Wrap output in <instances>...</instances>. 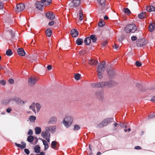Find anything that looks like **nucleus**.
<instances>
[{
	"label": "nucleus",
	"instance_id": "nucleus-33",
	"mask_svg": "<svg viewBox=\"0 0 155 155\" xmlns=\"http://www.w3.org/2000/svg\"><path fill=\"white\" fill-rule=\"evenodd\" d=\"M35 103L33 102L31 104V105L29 107V109L32 110L35 112Z\"/></svg>",
	"mask_w": 155,
	"mask_h": 155
},
{
	"label": "nucleus",
	"instance_id": "nucleus-7",
	"mask_svg": "<svg viewBox=\"0 0 155 155\" xmlns=\"http://www.w3.org/2000/svg\"><path fill=\"white\" fill-rule=\"evenodd\" d=\"M45 16L47 18L49 19H54V18L57 19L58 18L53 12L49 11L45 13Z\"/></svg>",
	"mask_w": 155,
	"mask_h": 155
},
{
	"label": "nucleus",
	"instance_id": "nucleus-38",
	"mask_svg": "<svg viewBox=\"0 0 155 155\" xmlns=\"http://www.w3.org/2000/svg\"><path fill=\"white\" fill-rule=\"evenodd\" d=\"M6 54L7 56H10L12 54V52L11 50L9 49L6 51Z\"/></svg>",
	"mask_w": 155,
	"mask_h": 155
},
{
	"label": "nucleus",
	"instance_id": "nucleus-53",
	"mask_svg": "<svg viewBox=\"0 0 155 155\" xmlns=\"http://www.w3.org/2000/svg\"><path fill=\"white\" fill-rule=\"evenodd\" d=\"M137 39V37L135 36H132L131 37V39L133 41H135Z\"/></svg>",
	"mask_w": 155,
	"mask_h": 155
},
{
	"label": "nucleus",
	"instance_id": "nucleus-24",
	"mask_svg": "<svg viewBox=\"0 0 155 155\" xmlns=\"http://www.w3.org/2000/svg\"><path fill=\"white\" fill-rule=\"evenodd\" d=\"M84 42L85 44L86 45H89L91 42V40L90 37H88L86 38L84 40Z\"/></svg>",
	"mask_w": 155,
	"mask_h": 155
},
{
	"label": "nucleus",
	"instance_id": "nucleus-11",
	"mask_svg": "<svg viewBox=\"0 0 155 155\" xmlns=\"http://www.w3.org/2000/svg\"><path fill=\"white\" fill-rule=\"evenodd\" d=\"M55 129L56 127L55 126H50L45 127V130L46 131L50 132L51 133H54L55 131Z\"/></svg>",
	"mask_w": 155,
	"mask_h": 155
},
{
	"label": "nucleus",
	"instance_id": "nucleus-59",
	"mask_svg": "<svg viewBox=\"0 0 155 155\" xmlns=\"http://www.w3.org/2000/svg\"><path fill=\"white\" fill-rule=\"evenodd\" d=\"M134 149L136 150H141V147L139 146H137L134 147Z\"/></svg>",
	"mask_w": 155,
	"mask_h": 155
},
{
	"label": "nucleus",
	"instance_id": "nucleus-60",
	"mask_svg": "<svg viewBox=\"0 0 155 155\" xmlns=\"http://www.w3.org/2000/svg\"><path fill=\"white\" fill-rule=\"evenodd\" d=\"M107 41H104L102 42V45L104 46H105L107 44Z\"/></svg>",
	"mask_w": 155,
	"mask_h": 155
},
{
	"label": "nucleus",
	"instance_id": "nucleus-55",
	"mask_svg": "<svg viewBox=\"0 0 155 155\" xmlns=\"http://www.w3.org/2000/svg\"><path fill=\"white\" fill-rule=\"evenodd\" d=\"M28 135H29L31 136L33 134V131L31 129H29L28 132Z\"/></svg>",
	"mask_w": 155,
	"mask_h": 155
},
{
	"label": "nucleus",
	"instance_id": "nucleus-64",
	"mask_svg": "<svg viewBox=\"0 0 155 155\" xmlns=\"http://www.w3.org/2000/svg\"><path fill=\"white\" fill-rule=\"evenodd\" d=\"M155 117V116L153 115V114L152 115H150L149 116H148V118H153L154 117Z\"/></svg>",
	"mask_w": 155,
	"mask_h": 155
},
{
	"label": "nucleus",
	"instance_id": "nucleus-9",
	"mask_svg": "<svg viewBox=\"0 0 155 155\" xmlns=\"http://www.w3.org/2000/svg\"><path fill=\"white\" fill-rule=\"evenodd\" d=\"M37 81V78H33L31 77L28 79V84L31 86H34L35 84L36 81Z\"/></svg>",
	"mask_w": 155,
	"mask_h": 155
},
{
	"label": "nucleus",
	"instance_id": "nucleus-12",
	"mask_svg": "<svg viewBox=\"0 0 155 155\" xmlns=\"http://www.w3.org/2000/svg\"><path fill=\"white\" fill-rule=\"evenodd\" d=\"M91 87L94 88H97L98 87H103L102 82L93 83L91 84Z\"/></svg>",
	"mask_w": 155,
	"mask_h": 155
},
{
	"label": "nucleus",
	"instance_id": "nucleus-62",
	"mask_svg": "<svg viewBox=\"0 0 155 155\" xmlns=\"http://www.w3.org/2000/svg\"><path fill=\"white\" fill-rule=\"evenodd\" d=\"M3 4L2 3L0 2V9H2L3 8Z\"/></svg>",
	"mask_w": 155,
	"mask_h": 155
},
{
	"label": "nucleus",
	"instance_id": "nucleus-29",
	"mask_svg": "<svg viewBox=\"0 0 155 155\" xmlns=\"http://www.w3.org/2000/svg\"><path fill=\"white\" fill-rule=\"evenodd\" d=\"M40 147L38 145L35 146L34 148V151L36 153H39L40 152Z\"/></svg>",
	"mask_w": 155,
	"mask_h": 155
},
{
	"label": "nucleus",
	"instance_id": "nucleus-19",
	"mask_svg": "<svg viewBox=\"0 0 155 155\" xmlns=\"http://www.w3.org/2000/svg\"><path fill=\"white\" fill-rule=\"evenodd\" d=\"M88 62L89 64L93 66L97 65L98 63L97 61L91 59L89 60Z\"/></svg>",
	"mask_w": 155,
	"mask_h": 155
},
{
	"label": "nucleus",
	"instance_id": "nucleus-18",
	"mask_svg": "<svg viewBox=\"0 0 155 155\" xmlns=\"http://www.w3.org/2000/svg\"><path fill=\"white\" fill-rule=\"evenodd\" d=\"M57 120V119L56 117H52L50 118L48 123L49 124H54L56 123Z\"/></svg>",
	"mask_w": 155,
	"mask_h": 155
},
{
	"label": "nucleus",
	"instance_id": "nucleus-37",
	"mask_svg": "<svg viewBox=\"0 0 155 155\" xmlns=\"http://www.w3.org/2000/svg\"><path fill=\"white\" fill-rule=\"evenodd\" d=\"M57 144V142L56 141H52L51 144V146L52 148L53 149L56 148Z\"/></svg>",
	"mask_w": 155,
	"mask_h": 155
},
{
	"label": "nucleus",
	"instance_id": "nucleus-43",
	"mask_svg": "<svg viewBox=\"0 0 155 155\" xmlns=\"http://www.w3.org/2000/svg\"><path fill=\"white\" fill-rule=\"evenodd\" d=\"M97 1L101 5H103L105 4V0H97Z\"/></svg>",
	"mask_w": 155,
	"mask_h": 155
},
{
	"label": "nucleus",
	"instance_id": "nucleus-10",
	"mask_svg": "<svg viewBox=\"0 0 155 155\" xmlns=\"http://www.w3.org/2000/svg\"><path fill=\"white\" fill-rule=\"evenodd\" d=\"M25 8V5L23 4L20 3L16 6V11L18 12H20L23 11Z\"/></svg>",
	"mask_w": 155,
	"mask_h": 155
},
{
	"label": "nucleus",
	"instance_id": "nucleus-22",
	"mask_svg": "<svg viewBox=\"0 0 155 155\" xmlns=\"http://www.w3.org/2000/svg\"><path fill=\"white\" fill-rule=\"evenodd\" d=\"M146 10L149 12L154 11H155V8L153 6L151 5L146 7Z\"/></svg>",
	"mask_w": 155,
	"mask_h": 155
},
{
	"label": "nucleus",
	"instance_id": "nucleus-35",
	"mask_svg": "<svg viewBox=\"0 0 155 155\" xmlns=\"http://www.w3.org/2000/svg\"><path fill=\"white\" fill-rule=\"evenodd\" d=\"M105 25V22L103 20H100L98 23V26L100 27H102Z\"/></svg>",
	"mask_w": 155,
	"mask_h": 155
},
{
	"label": "nucleus",
	"instance_id": "nucleus-41",
	"mask_svg": "<svg viewBox=\"0 0 155 155\" xmlns=\"http://www.w3.org/2000/svg\"><path fill=\"white\" fill-rule=\"evenodd\" d=\"M81 77V74H75L74 78L75 79L78 80L80 79Z\"/></svg>",
	"mask_w": 155,
	"mask_h": 155
},
{
	"label": "nucleus",
	"instance_id": "nucleus-39",
	"mask_svg": "<svg viewBox=\"0 0 155 155\" xmlns=\"http://www.w3.org/2000/svg\"><path fill=\"white\" fill-rule=\"evenodd\" d=\"M34 140V137L32 136H29L28 137L27 140L30 142H32Z\"/></svg>",
	"mask_w": 155,
	"mask_h": 155
},
{
	"label": "nucleus",
	"instance_id": "nucleus-3",
	"mask_svg": "<svg viewBox=\"0 0 155 155\" xmlns=\"http://www.w3.org/2000/svg\"><path fill=\"white\" fill-rule=\"evenodd\" d=\"M113 118H107L104 119L101 123L98 124L97 126V128H100L104 127L107 125L108 124L113 122Z\"/></svg>",
	"mask_w": 155,
	"mask_h": 155
},
{
	"label": "nucleus",
	"instance_id": "nucleus-46",
	"mask_svg": "<svg viewBox=\"0 0 155 155\" xmlns=\"http://www.w3.org/2000/svg\"><path fill=\"white\" fill-rule=\"evenodd\" d=\"M82 20H76V23L78 25H81L84 22Z\"/></svg>",
	"mask_w": 155,
	"mask_h": 155
},
{
	"label": "nucleus",
	"instance_id": "nucleus-58",
	"mask_svg": "<svg viewBox=\"0 0 155 155\" xmlns=\"http://www.w3.org/2000/svg\"><path fill=\"white\" fill-rule=\"evenodd\" d=\"M54 24V21H52L51 22H49L48 23L49 25L50 26L53 25Z\"/></svg>",
	"mask_w": 155,
	"mask_h": 155
},
{
	"label": "nucleus",
	"instance_id": "nucleus-8",
	"mask_svg": "<svg viewBox=\"0 0 155 155\" xmlns=\"http://www.w3.org/2000/svg\"><path fill=\"white\" fill-rule=\"evenodd\" d=\"M107 72L108 77L110 79L114 78L115 76L116 73L115 70L110 69Z\"/></svg>",
	"mask_w": 155,
	"mask_h": 155
},
{
	"label": "nucleus",
	"instance_id": "nucleus-1",
	"mask_svg": "<svg viewBox=\"0 0 155 155\" xmlns=\"http://www.w3.org/2000/svg\"><path fill=\"white\" fill-rule=\"evenodd\" d=\"M106 65L105 61H103L101 63L99 64L97 68V75L99 78L101 79L103 78V74L105 70Z\"/></svg>",
	"mask_w": 155,
	"mask_h": 155
},
{
	"label": "nucleus",
	"instance_id": "nucleus-31",
	"mask_svg": "<svg viewBox=\"0 0 155 155\" xmlns=\"http://www.w3.org/2000/svg\"><path fill=\"white\" fill-rule=\"evenodd\" d=\"M35 133L36 134H38L41 133V129L40 127H36L35 128Z\"/></svg>",
	"mask_w": 155,
	"mask_h": 155
},
{
	"label": "nucleus",
	"instance_id": "nucleus-6",
	"mask_svg": "<svg viewBox=\"0 0 155 155\" xmlns=\"http://www.w3.org/2000/svg\"><path fill=\"white\" fill-rule=\"evenodd\" d=\"M103 87H112L116 85L115 82L113 81H110L106 82H102Z\"/></svg>",
	"mask_w": 155,
	"mask_h": 155
},
{
	"label": "nucleus",
	"instance_id": "nucleus-25",
	"mask_svg": "<svg viewBox=\"0 0 155 155\" xmlns=\"http://www.w3.org/2000/svg\"><path fill=\"white\" fill-rule=\"evenodd\" d=\"M45 33L47 36L50 37L51 35L52 31L51 28L47 29L45 31Z\"/></svg>",
	"mask_w": 155,
	"mask_h": 155
},
{
	"label": "nucleus",
	"instance_id": "nucleus-30",
	"mask_svg": "<svg viewBox=\"0 0 155 155\" xmlns=\"http://www.w3.org/2000/svg\"><path fill=\"white\" fill-rule=\"evenodd\" d=\"M29 119L30 122L32 123L34 122L36 119V117L34 116H31L29 117Z\"/></svg>",
	"mask_w": 155,
	"mask_h": 155
},
{
	"label": "nucleus",
	"instance_id": "nucleus-34",
	"mask_svg": "<svg viewBox=\"0 0 155 155\" xmlns=\"http://www.w3.org/2000/svg\"><path fill=\"white\" fill-rule=\"evenodd\" d=\"M96 95L98 99H100L102 98L103 94L100 91H98L96 93Z\"/></svg>",
	"mask_w": 155,
	"mask_h": 155
},
{
	"label": "nucleus",
	"instance_id": "nucleus-42",
	"mask_svg": "<svg viewBox=\"0 0 155 155\" xmlns=\"http://www.w3.org/2000/svg\"><path fill=\"white\" fill-rule=\"evenodd\" d=\"M36 109H37V111L38 112L41 107V105L39 103H37L36 104Z\"/></svg>",
	"mask_w": 155,
	"mask_h": 155
},
{
	"label": "nucleus",
	"instance_id": "nucleus-50",
	"mask_svg": "<svg viewBox=\"0 0 155 155\" xmlns=\"http://www.w3.org/2000/svg\"><path fill=\"white\" fill-rule=\"evenodd\" d=\"M9 32L10 33V34L11 35L12 37V38H14V37H15V34L13 32V31L12 30H10L9 31Z\"/></svg>",
	"mask_w": 155,
	"mask_h": 155
},
{
	"label": "nucleus",
	"instance_id": "nucleus-15",
	"mask_svg": "<svg viewBox=\"0 0 155 155\" xmlns=\"http://www.w3.org/2000/svg\"><path fill=\"white\" fill-rule=\"evenodd\" d=\"M35 5L36 8L39 10L41 9L43 6V4L41 1L36 2Z\"/></svg>",
	"mask_w": 155,
	"mask_h": 155
},
{
	"label": "nucleus",
	"instance_id": "nucleus-47",
	"mask_svg": "<svg viewBox=\"0 0 155 155\" xmlns=\"http://www.w3.org/2000/svg\"><path fill=\"white\" fill-rule=\"evenodd\" d=\"M15 146H16L20 148L21 150L24 149L23 148H22V147L21 144H18L16 143H15Z\"/></svg>",
	"mask_w": 155,
	"mask_h": 155
},
{
	"label": "nucleus",
	"instance_id": "nucleus-4",
	"mask_svg": "<svg viewBox=\"0 0 155 155\" xmlns=\"http://www.w3.org/2000/svg\"><path fill=\"white\" fill-rule=\"evenodd\" d=\"M73 119L71 116H68L65 117L63 121V123L65 127L68 128L71 124Z\"/></svg>",
	"mask_w": 155,
	"mask_h": 155
},
{
	"label": "nucleus",
	"instance_id": "nucleus-61",
	"mask_svg": "<svg viewBox=\"0 0 155 155\" xmlns=\"http://www.w3.org/2000/svg\"><path fill=\"white\" fill-rule=\"evenodd\" d=\"M51 66L50 65H48L47 67V68L48 70H50L51 69Z\"/></svg>",
	"mask_w": 155,
	"mask_h": 155
},
{
	"label": "nucleus",
	"instance_id": "nucleus-40",
	"mask_svg": "<svg viewBox=\"0 0 155 155\" xmlns=\"http://www.w3.org/2000/svg\"><path fill=\"white\" fill-rule=\"evenodd\" d=\"M10 100L9 99L3 100L2 101V104H6L9 103Z\"/></svg>",
	"mask_w": 155,
	"mask_h": 155
},
{
	"label": "nucleus",
	"instance_id": "nucleus-14",
	"mask_svg": "<svg viewBox=\"0 0 155 155\" xmlns=\"http://www.w3.org/2000/svg\"><path fill=\"white\" fill-rule=\"evenodd\" d=\"M13 100L15 101L18 104H25V102L19 98H14L13 99Z\"/></svg>",
	"mask_w": 155,
	"mask_h": 155
},
{
	"label": "nucleus",
	"instance_id": "nucleus-45",
	"mask_svg": "<svg viewBox=\"0 0 155 155\" xmlns=\"http://www.w3.org/2000/svg\"><path fill=\"white\" fill-rule=\"evenodd\" d=\"M84 18L82 12H79V19H82Z\"/></svg>",
	"mask_w": 155,
	"mask_h": 155
},
{
	"label": "nucleus",
	"instance_id": "nucleus-17",
	"mask_svg": "<svg viewBox=\"0 0 155 155\" xmlns=\"http://www.w3.org/2000/svg\"><path fill=\"white\" fill-rule=\"evenodd\" d=\"M17 52L18 54L21 56H24L25 55V52L22 48H18L17 49Z\"/></svg>",
	"mask_w": 155,
	"mask_h": 155
},
{
	"label": "nucleus",
	"instance_id": "nucleus-54",
	"mask_svg": "<svg viewBox=\"0 0 155 155\" xmlns=\"http://www.w3.org/2000/svg\"><path fill=\"white\" fill-rule=\"evenodd\" d=\"M8 82L11 84H12L14 83V81L12 79H10L8 80Z\"/></svg>",
	"mask_w": 155,
	"mask_h": 155
},
{
	"label": "nucleus",
	"instance_id": "nucleus-56",
	"mask_svg": "<svg viewBox=\"0 0 155 155\" xmlns=\"http://www.w3.org/2000/svg\"><path fill=\"white\" fill-rule=\"evenodd\" d=\"M12 110V109L10 107H8L6 109V111L8 113H10Z\"/></svg>",
	"mask_w": 155,
	"mask_h": 155
},
{
	"label": "nucleus",
	"instance_id": "nucleus-20",
	"mask_svg": "<svg viewBox=\"0 0 155 155\" xmlns=\"http://www.w3.org/2000/svg\"><path fill=\"white\" fill-rule=\"evenodd\" d=\"M138 16L140 19H145L147 18V15L146 12H142Z\"/></svg>",
	"mask_w": 155,
	"mask_h": 155
},
{
	"label": "nucleus",
	"instance_id": "nucleus-13",
	"mask_svg": "<svg viewBox=\"0 0 155 155\" xmlns=\"http://www.w3.org/2000/svg\"><path fill=\"white\" fill-rule=\"evenodd\" d=\"M155 22L152 21L150 22L149 26V31L152 32L154 31L155 29Z\"/></svg>",
	"mask_w": 155,
	"mask_h": 155
},
{
	"label": "nucleus",
	"instance_id": "nucleus-57",
	"mask_svg": "<svg viewBox=\"0 0 155 155\" xmlns=\"http://www.w3.org/2000/svg\"><path fill=\"white\" fill-rule=\"evenodd\" d=\"M119 46L116 44H115L113 46V48L116 49H117L119 48Z\"/></svg>",
	"mask_w": 155,
	"mask_h": 155
},
{
	"label": "nucleus",
	"instance_id": "nucleus-23",
	"mask_svg": "<svg viewBox=\"0 0 155 155\" xmlns=\"http://www.w3.org/2000/svg\"><path fill=\"white\" fill-rule=\"evenodd\" d=\"M80 0H74L72 1V3L74 6L76 7L78 6L80 4Z\"/></svg>",
	"mask_w": 155,
	"mask_h": 155
},
{
	"label": "nucleus",
	"instance_id": "nucleus-2",
	"mask_svg": "<svg viewBox=\"0 0 155 155\" xmlns=\"http://www.w3.org/2000/svg\"><path fill=\"white\" fill-rule=\"evenodd\" d=\"M137 27L134 24H130L127 25L124 28V30L127 33H134L137 30Z\"/></svg>",
	"mask_w": 155,
	"mask_h": 155
},
{
	"label": "nucleus",
	"instance_id": "nucleus-63",
	"mask_svg": "<svg viewBox=\"0 0 155 155\" xmlns=\"http://www.w3.org/2000/svg\"><path fill=\"white\" fill-rule=\"evenodd\" d=\"M152 101L155 102V96L152 97L151 100Z\"/></svg>",
	"mask_w": 155,
	"mask_h": 155
},
{
	"label": "nucleus",
	"instance_id": "nucleus-5",
	"mask_svg": "<svg viewBox=\"0 0 155 155\" xmlns=\"http://www.w3.org/2000/svg\"><path fill=\"white\" fill-rule=\"evenodd\" d=\"M148 43L147 39L144 38L139 39L136 41V44L137 46L142 47L146 45Z\"/></svg>",
	"mask_w": 155,
	"mask_h": 155
},
{
	"label": "nucleus",
	"instance_id": "nucleus-28",
	"mask_svg": "<svg viewBox=\"0 0 155 155\" xmlns=\"http://www.w3.org/2000/svg\"><path fill=\"white\" fill-rule=\"evenodd\" d=\"M43 3L45 5H49L51 3V0H41Z\"/></svg>",
	"mask_w": 155,
	"mask_h": 155
},
{
	"label": "nucleus",
	"instance_id": "nucleus-48",
	"mask_svg": "<svg viewBox=\"0 0 155 155\" xmlns=\"http://www.w3.org/2000/svg\"><path fill=\"white\" fill-rule=\"evenodd\" d=\"M135 65L137 67H140L141 66L142 64L139 61H137L135 62Z\"/></svg>",
	"mask_w": 155,
	"mask_h": 155
},
{
	"label": "nucleus",
	"instance_id": "nucleus-27",
	"mask_svg": "<svg viewBox=\"0 0 155 155\" xmlns=\"http://www.w3.org/2000/svg\"><path fill=\"white\" fill-rule=\"evenodd\" d=\"M90 39H91L93 42H95L97 40V38L96 36L95 35H91L90 37Z\"/></svg>",
	"mask_w": 155,
	"mask_h": 155
},
{
	"label": "nucleus",
	"instance_id": "nucleus-26",
	"mask_svg": "<svg viewBox=\"0 0 155 155\" xmlns=\"http://www.w3.org/2000/svg\"><path fill=\"white\" fill-rule=\"evenodd\" d=\"M83 40L82 38H78L76 41V44L79 45H81L83 43Z\"/></svg>",
	"mask_w": 155,
	"mask_h": 155
},
{
	"label": "nucleus",
	"instance_id": "nucleus-21",
	"mask_svg": "<svg viewBox=\"0 0 155 155\" xmlns=\"http://www.w3.org/2000/svg\"><path fill=\"white\" fill-rule=\"evenodd\" d=\"M41 135L43 138H46L48 137H50V134L48 131L42 132L41 133Z\"/></svg>",
	"mask_w": 155,
	"mask_h": 155
},
{
	"label": "nucleus",
	"instance_id": "nucleus-51",
	"mask_svg": "<svg viewBox=\"0 0 155 155\" xmlns=\"http://www.w3.org/2000/svg\"><path fill=\"white\" fill-rule=\"evenodd\" d=\"M0 84L3 85H5L6 84V81L3 80L0 81Z\"/></svg>",
	"mask_w": 155,
	"mask_h": 155
},
{
	"label": "nucleus",
	"instance_id": "nucleus-32",
	"mask_svg": "<svg viewBox=\"0 0 155 155\" xmlns=\"http://www.w3.org/2000/svg\"><path fill=\"white\" fill-rule=\"evenodd\" d=\"M42 141L43 144L45 146V150H46L48 147V143L45 140H42Z\"/></svg>",
	"mask_w": 155,
	"mask_h": 155
},
{
	"label": "nucleus",
	"instance_id": "nucleus-36",
	"mask_svg": "<svg viewBox=\"0 0 155 155\" xmlns=\"http://www.w3.org/2000/svg\"><path fill=\"white\" fill-rule=\"evenodd\" d=\"M123 11L127 15H129L130 14L131 12L129 9L127 8H124L123 9Z\"/></svg>",
	"mask_w": 155,
	"mask_h": 155
},
{
	"label": "nucleus",
	"instance_id": "nucleus-44",
	"mask_svg": "<svg viewBox=\"0 0 155 155\" xmlns=\"http://www.w3.org/2000/svg\"><path fill=\"white\" fill-rule=\"evenodd\" d=\"M80 127L79 125H75L74 127V130H77L80 129Z\"/></svg>",
	"mask_w": 155,
	"mask_h": 155
},
{
	"label": "nucleus",
	"instance_id": "nucleus-49",
	"mask_svg": "<svg viewBox=\"0 0 155 155\" xmlns=\"http://www.w3.org/2000/svg\"><path fill=\"white\" fill-rule=\"evenodd\" d=\"M21 146L22 147V148L24 149L26 147V143L24 141H21Z\"/></svg>",
	"mask_w": 155,
	"mask_h": 155
},
{
	"label": "nucleus",
	"instance_id": "nucleus-16",
	"mask_svg": "<svg viewBox=\"0 0 155 155\" xmlns=\"http://www.w3.org/2000/svg\"><path fill=\"white\" fill-rule=\"evenodd\" d=\"M71 34L72 37H76L78 35L79 33L75 29H73L71 31Z\"/></svg>",
	"mask_w": 155,
	"mask_h": 155
},
{
	"label": "nucleus",
	"instance_id": "nucleus-52",
	"mask_svg": "<svg viewBox=\"0 0 155 155\" xmlns=\"http://www.w3.org/2000/svg\"><path fill=\"white\" fill-rule=\"evenodd\" d=\"M24 151L25 153L27 155H28L30 153L29 150L27 149H24Z\"/></svg>",
	"mask_w": 155,
	"mask_h": 155
}]
</instances>
